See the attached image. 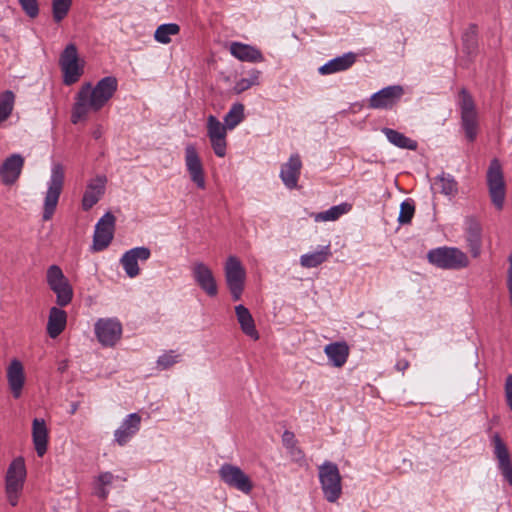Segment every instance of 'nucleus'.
Listing matches in <instances>:
<instances>
[{
    "instance_id": "obj_1",
    "label": "nucleus",
    "mask_w": 512,
    "mask_h": 512,
    "mask_svg": "<svg viewBox=\"0 0 512 512\" xmlns=\"http://www.w3.org/2000/svg\"><path fill=\"white\" fill-rule=\"evenodd\" d=\"M118 82L113 76H107L92 87L91 83H84L75 96L71 112V122L77 124L86 120L90 112H98L117 91Z\"/></svg>"
},
{
    "instance_id": "obj_2",
    "label": "nucleus",
    "mask_w": 512,
    "mask_h": 512,
    "mask_svg": "<svg viewBox=\"0 0 512 512\" xmlns=\"http://www.w3.org/2000/svg\"><path fill=\"white\" fill-rule=\"evenodd\" d=\"M458 105L460 108L461 126L469 142L475 141L478 128V112L474 99L466 88H462L458 95Z\"/></svg>"
},
{
    "instance_id": "obj_3",
    "label": "nucleus",
    "mask_w": 512,
    "mask_h": 512,
    "mask_svg": "<svg viewBox=\"0 0 512 512\" xmlns=\"http://www.w3.org/2000/svg\"><path fill=\"white\" fill-rule=\"evenodd\" d=\"M427 259L434 266L447 270H459L469 265L467 255L455 247L432 249L428 252Z\"/></svg>"
},
{
    "instance_id": "obj_4",
    "label": "nucleus",
    "mask_w": 512,
    "mask_h": 512,
    "mask_svg": "<svg viewBox=\"0 0 512 512\" xmlns=\"http://www.w3.org/2000/svg\"><path fill=\"white\" fill-rule=\"evenodd\" d=\"M318 470L324 498L330 503L336 502L342 494V478L337 465L333 462L325 461L319 466Z\"/></svg>"
},
{
    "instance_id": "obj_5",
    "label": "nucleus",
    "mask_w": 512,
    "mask_h": 512,
    "mask_svg": "<svg viewBox=\"0 0 512 512\" xmlns=\"http://www.w3.org/2000/svg\"><path fill=\"white\" fill-rule=\"evenodd\" d=\"M64 167L62 164H54L51 170V177L48 184L44 200L43 220L48 221L52 218L64 185Z\"/></svg>"
},
{
    "instance_id": "obj_6",
    "label": "nucleus",
    "mask_w": 512,
    "mask_h": 512,
    "mask_svg": "<svg viewBox=\"0 0 512 512\" xmlns=\"http://www.w3.org/2000/svg\"><path fill=\"white\" fill-rule=\"evenodd\" d=\"M486 180L492 204L497 210H502L506 196V187L502 166L498 159L495 158L490 162Z\"/></svg>"
},
{
    "instance_id": "obj_7",
    "label": "nucleus",
    "mask_w": 512,
    "mask_h": 512,
    "mask_svg": "<svg viewBox=\"0 0 512 512\" xmlns=\"http://www.w3.org/2000/svg\"><path fill=\"white\" fill-rule=\"evenodd\" d=\"M227 287L234 301H238L243 293L246 271L236 256H229L224 266Z\"/></svg>"
},
{
    "instance_id": "obj_8",
    "label": "nucleus",
    "mask_w": 512,
    "mask_h": 512,
    "mask_svg": "<svg viewBox=\"0 0 512 512\" xmlns=\"http://www.w3.org/2000/svg\"><path fill=\"white\" fill-rule=\"evenodd\" d=\"M59 64L63 73V82L66 85L76 83L83 74V67L79 64L78 51L75 44H68L60 55Z\"/></svg>"
},
{
    "instance_id": "obj_9",
    "label": "nucleus",
    "mask_w": 512,
    "mask_h": 512,
    "mask_svg": "<svg viewBox=\"0 0 512 512\" xmlns=\"http://www.w3.org/2000/svg\"><path fill=\"white\" fill-rule=\"evenodd\" d=\"M220 479L229 487L244 494H249L253 489L250 477L238 466L225 463L219 468Z\"/></svg>"
},
{
    "instance_id": "obj_10",
    "label": "nucleus",
    "mask_w": 512,
    "mask_h": 512,
    "mask_svg": "<svg viewBox=\"0 0 512 512\" xmlns=\"http://www.w3.org/2000/svg\"><path fill=\"white\" fill-rule=\"evenodd\" d=\"M116 218L111 212L105 213L95 226L93 250L102 251L113 239Z\"/></svg>"
},
{
    "instance_id": "obj_11",
    "label": "nucleus",
    "mask_w": 512,
    "mask_h": 512,
    "mask_svg": "<svg viewBox=\"0 0 512 512\" xmlns=\"http://www.w3.org/2000/svg\"><path fill=\"white\" fill-rule=\"evenodd\" d=\"M95 334L103 346H114L121 338L122 326L114 319H99L95 324Z\"/></svg>"
},
{
    "instance_id": "obj_12",
    "label": "nucleus",
    "mask_w": 512,
    "mask_h": 512,
    "mask_svg": "<svg viewBox=\"0 0 512 512\" xmlns=\"http://www.w3.org/2000/svg\"><path fill=\"white\" fill-rule=\"evenodd\" d=\"M404 95V89L400 85H392L374 93L369 99V107L372 109H391Z\"/></svg>"
},
{
    "instance_id": "obj_13",
    "label": "nucleus",
    "mask_w": 512,
    "mask_h": 512,
    "mask_svg": "<svg viewBox=\"0 0 512 512\" xmlns=\"http://www.w3.org/2000/svg\"><path fill=\"white\" fill-rule=\"evenodd\" d=\"M185 165L189 173L190 179L200 189L206 186L205 173L202 161L193 144H188L185 147Z\"/></svg>"
},
{
    "instance_id": "obj_14",
    "label": "nucleus",
    "mask_w": 512,
    "mask_h": 512,
    "mask_svg": "<svg viewBox=\"0 0 512 512\" xmlns=\"http://www.w3.org/2000/svg\"><path fill=\"white\" fill-rule=\"evenodd\" d=\"M195 283L209 296L218 294V285L211 268L203 262H195L192 266Z\"/></svg>"
},
{
    "instance_id": "obj_15",
    "label": "nucleus",
    "mask_w": 512,
    "mask_h": 512,
    "mask_svg": "<svg viewBox=\"0 0 512 512\" xmlns=\"http://www.w3.org/2000/svg\"><path fill=\"white\" fill-rule=\"evenodd\" d=\"M151 255L150 249L147 247H135L128 250L122 256L120 262L130 278H134L140 273L138 261H146Z\"/></svg>"
},
{
    "instance_id": "obj_16",
    "label": "nucleus",
    "mask_w": 512,
    "mask_h": 512,
    "mask_svg": "<svg viewBox=\"0 0 512 512\" xmlns=\"http://www.w3.org/2000/svg\"><path fill=\"white\" fill-rule=\"evenodd\" d=\"M106 182L105 176L98 175L88 183L82 198L83 210H90L101 199L105 193Z\"/></svg>"
},
{
    "instance_id": "obj_17",
    "label": "nucleus",
    "mask_w": 512,
    "mask_h": 512,
    "mask_svg": "<svg viewBox=\"0 0 512 512\" xmlns=\"http://www.w3.org/2000/svg\"><path fill=\"white\" fill-rule=\"evenodd\" d=\"M6 377L13 397L15 399L20 398L25 384L24 367L21 361L18 359L11 360L7 367Z\"/></svg>"
},
{
    "instance_id": "obj_18",
    "label": "nucleus",
    "mask_w": 512,
    "mask_h": 512,
    "mask_svg": "<svg viewBox=\"0 0 512 512\" xmlns=\"http://www.w3.org/2000/svg\"><path fill=\"white\" fill-rule=\"evenodd\" d=\"M141 416L138 413L129 414L115 431L114 437L118 445L124 446L139 431Z\"/></svg>"
},
{
    "instance_id": "obj_19",
    "label": "nucleus",
    "mask_w": 512,
    "mask_h": 512,
    "mask_svg": "<svg viewBox=\"0 0 512 512\" xmlns=\"http://www.w3.org/2000/svg\"><path fill=\"white\" fill-rule=\"evenodd\" d=\"M301 168L302 162L298 154L291 155L288 162L282 165L280 178L288 189L297 187Z\"/></svg>"
},
{
    "instance_id": "obj_20",
    "label": "nucleus",
    "mask_w": 512,
    "mask_h": 512,
    "mask_svg": "<svg viewBox=\"0 0 512 512\" xmlns=\"http://www.w3.org/2000/svg\"><path fill=\"white\" fill-rule=\"evenodd\" d=\"M324 353L327 356L330 365L335 368H341L348 360L350 347L345 341L332 342L324 347Z\"/></svg>"
},
{
    "instance_id": "obj_21",
    "label": "nucleus",
    "mask_w": 512,
    "mask_h": 512,
    "mask_svg": "<svg viewBox=\"0 0 512 512\" xmlns=\"http://www.w3.org/2000/svg\"><path fill=\"white\" fill-rule=\"evenodd\" d=\"M24 159L19 154H12L2 164L0 175L2 182L7 185L13 184L20 176Z\"/></svg>"
},
{
    "instance_id": "obj_22",
    "label": "nucleus",
    "mask_w": 512,
    "mask_h": 512,
    "mask_svg": "<svg viewBox=\"0 0 512 512\" xmlns=\"http://www.w3.org/2000/svg\"><path fill=\"white\" fill-rule=\"evenodd\" d=\"M26 478V467L22 457L14 459L8 467L5 477V487L23 489Z\"/></svg>"
},
{
    "instance_id": "obj_23",
    "label": "nucleus",
    "mask_w": 512,
    "mask_h": 512,
    "mask_svg": "<svg viewBox=\"0 0 512 512\" xmlns=\"http://www.w3.org/2000/svg\"><path fill=\"white\" fill-rule=\"evenodd\" d=\"M466 241L471 255L474 258L478 257L482 248V227L473 217L466 220Z\"/></svg>"
},
{
    "instance_id": "obj_24",
    "label": "nucleus",
    "mask_w": 512,
    "mask_h": 512,
    "mask_svg": "<svg viewBox=\"0 0 512 512\" xmlns=\"http://www.w3.org/2000/svg\"><path fill=\"white\" fill-rule=\"evenodd\" d=\"M230 53L240 61L259 63L264 61L261 51L251 45L240 42H232L229 48Z\"/></svg>"
},
{
    "instance_id": "obj_25",
    "label": "nucleus",
    "mask_w": 512,
    "mask_h": 512,
    "mask_svg": "<svg viewBox=\"0 0 512 512\" xmlns=\"http://www.w3.org/2000/svg\"><path fill=\"white\" fill-rule=\"evenodd\" d=\"M32 440L39 457L47 452L48 429L44 419L35 418L32 422Z\"/></svg>"
},
{
    "instance_id": "obj_26",
    "label": "nucleus",
    "mask_w": 512,
    "mask_h": 512,
    "mask_svg": "<svg viewBox=\"0 0 512 512\" xmlns=\"http://www.w3.org/2000/svg\"><path fill=\"white\" fill-rule=\"evenodd\" d=\"M356 61V55L352 52L336 57L319 68L321 75L333 74L349 69Z\"/></svg>"
},
{
    "instance_id": "obj_27",
    "label": "nucleus",
    "mask_w": 512,
    "mask_h": 512,
    "mask_svg": "<svg viewBox=\"0 0 512 512\" xmlns=\"http://www.w3.org/2000/svg\"><path fill=\"white\" fill-rule=\"evenodd\" d=\"M235 313L242 332L250 338L258 340L259 333L250 311L244 305L240 304L235 306Z\"/></svg>"
},
{
    "instance_id": "obj_28",
    "label": "nucleus",
    "mask_w": 512,
    "mask_h": 512,
    "mask_svg": "<svg viewBox=\"0 0 512 512\" xmlns=\"http://www.w3.org/2000/svg\"><path fill=\"white\" fill-rule=\"evenodd\" d=\"M67 314L64 310L52 307L49 312L47 333L51 338L58 337L66 327Z\"/></svg>"
},
{
    "instance_id": "obj_29",
    "label": "nucleus",
    "mask_w": 512,
    "mask_h": 512,
    "mask_svg": "<svg viewBox=\"0 0 512 512\" xmlns=\"http://www.w3.org/2000/svg\"><path fill=\"white\" fill-rule=\"evenodd\" d=\"M331 255L330 245H326L319 251L302 255L300 257V264L305 268H315L326 262Z\"/></svg>"
},
{
    "instance_id": "obj_30",
    "label": "nucleus",
    "mask_w": 512,
    "mask_h": 512,
    "mask_svg": "<svg viewBox=\"0 0 512 512\" xmlns=\"http://www.w3.org/2000/svg\"><path fill=\"white\" fill-rule=\"evenodd\" d=\"M382 132L387 137L388 141L396 147L409 150H416L418 147L415 140L406 137L397 130L385 127L382 129Z\"/></svg>"
},
{
    "instance_id": "obj_31",
    "label": "nucleus",
    "mask_w": 512,
    "mask_h": 512,
    "mask_svg": "<svg viewBox=\"0 0 512 512\" xmlns=\"http://www.w3.org/2000/svg\"><path fill=\"white\" fill-rule=\"evenodd\" d=\"M351 209V205L342 203L329 208L326 211L319 213H312L311 216L316 222L335 221L339 219L343 214L347 213Z\"/></svg>"
},
{
    "instance_id": "obj_32",
    "label": "nucleus",
    "mask_w": 512,
    "mask_h": 512,
    "mask_svg": "<svg viewBox=\"0 0 512 512\" xmlns=\"http://www.w3.org/2000/svg\"><path fill=\"white\" fill-rule=\"evenodd\" d=\"M50 289L56 294V303L60 307H64L72 301L73 289L68 279L52 286Z\"/></svg>"
},
{
    "instance_id": "obj_33",
    "label": "nucleus",
    "mask_w": 512,
    "mask_h": 512,
    "mask_svg": "<svg viewBox=\"0 0 512 512\" xmlns=\"http://www.w3.org/2000/svg\"><path fill=\"white\" fill-rule=\"evenodd\" d=\"M434 187L440 193L447 196H452L457 193V182L452 176L444 173L435 179Z\"/></svg>"
},
{
    "instance_id": "obj_34",
    "label": "nucleus",
    "mask_w": 512,
    "mask_h": 512,
    "mask_svg": "<svg viewBox=\"0 0 512 512\" xmlns=\"http://www.w3.org/2000/svg\"><path fill=\"white\" fill-rule=\"evenodd\" d=\"M244 119V105L235 103L224 117V124L230 130L234 129Z\"/></svg>"
},
{
    "instance_id": "obj_35",
    "label": "nucleus",
    "mask_w": 512,
    "mask_h": 512,
    "mask_svg": "<svg viewBox=\"0 0 512 512\" xmlns=\"http://www.w3.org/2000/svg\"><path fill=\"white\" fill-rule=\"evenodd\" d=\"M179 31L180 27L178 24H162L156 29L154 38L159 43L168 44L171 41V36L177 35Z\"/></svg>"
},
{
    "instance_id": "obj_36",
    "label": "nucleus",
    "mask_w": 512,
    "mask_h": 512,
    "mask_svg": "<svg viewBox=\"0 0 512 512\" xmlns=\"http://www.w3.org/2000/svg\"><path fill=\"white\" fill-rule=\"evenodd\" d=\"M14 102L15 95L11 90L0 94V123L9 118L14 108Z\"/></svg>"
},
{
    "instance_id": "obj_37",
    "label": "nucleus",
    "mask_w": 512,
    "mask_h": 512,
    "mask_svg": "<svg viewBox=\"0 0 512 512\" xmlns=\"http://www.w3.org/2000/svg\"><path fill=\"white\" fill-rule=\"evenodd\" d=\"M72 6V0H52V16L56 23L63 21Z\"/></svg>"
},
{
    "instance_id": "obj_38",
    "label": "nucleus",
    "mask_w": 512,
    "mask_h": 512,
    "mask_svg": "<svg viewBox=\"0 0 512 512\" xmlns=\"http://www.w3.org/2000/svg\"><path fill=\"white\" fill-rule=\"evenodd\" d=\"M227 127L222 124L214 115H209L207 118V134L209 139L226 137Z\"/></svg>"
},
{
    "instance_id": "obj_39",
    "label": "nucleus",
    "mask_w": 512,
    "mask_h": 512,
    "mask_svg": "<svg viewBox=\"0 0 512 512\" xmlns=\"http://www.w3.org/2000/svg\"><path fill=\"white\" fill-rule=\"evenodd\" d=\"M492 443L494 446V454L499 465L511 461L507 446L498 433L492 436Z\"/></svg>"
},
{
    "instance_id": "obj_40",
    "label": "nucleus",
    "mask_w": 512,
    "mask_h": 512,
    "mask_svg": "<svg viewBox=\"0 0 512 512\" xmlns=\"http://www.w3.org/2000/svg\"><path fill=\"white\" fill-rule=\"evenodd\" d=\"M67 280L62 269L58 265H51L46 272V282L51 288L52 286L59 284Z\"/></svg>"
},
{
    "instance_id": "obj_41",
    "label": "nucleus",
    "mask_w": 512,
    "mask_h": 512,
    "mask_svg": "<svg viewBox=\"0 0 512 512\" xmlns=\"http://www.w3.org/2000/svg\"><path fill=\"white\" fill-rule=\"evenodd\" d=\"M464 49L468 54H472L477 49V29L472 25L467 32L463 35Z\"/></svg>"
},
{
    "instance_id": "obj_42",
    "label": "nucleus",
    "mask_w": 512,
    "mask_h": 512,
    "mask_svg": "<svg viewBox=\"0 0 512 512\" xmlns=\"http://www.w3.org/2000/svg\"><path fill=\"white\" fill-rule=\"evenodd\" d=\"M415 212V206L409 201H403L400 206V213L398 221L401 224H408L411 222Z\"/></svg>"
},
{
    "instance_id": "obj_43",
    "label": "nucleus",
    "mask_w": 512,
    "mask_h": 512,
    "mask_svg": "<svg viewBox=\"0 0 512 512\" xmlns=\"http://www.w3.org/2000/svg\"><path fill=\"white\" fill-rule=\"evenodd\" d=\"M180 355H174L173 351H169L161 355L157 360V365L162 369H168L179 361Z\"/></svg>"
},
{
    "instance_id": "obj_44",
    "label": "nucleus",
    "mask_w": 512,
    "mask_h": 512,
    "mask_svg": "<svg viewBox=\"0 0 512 512\" xmlns=\"http://www.w3.org/2000/svg\"><path fill=\"white\" fill-rule=\"evenodd\" d=\"M23 11L30 17L35 18L39 14V5L37 0H18Z\"/></svg>"
},
{
    "instance_id": "obj_45",
    "label": "nucleus",
    "mask_w": 512,
    "mask_h": 512,
    "mask_svg": "<svg viewBox=\"0 0 512 512\" xmlns=\"http://www.w3.org/2000/svg\"><path fill=\"white\" fill-rule=\"evenodd\" d=\"M210 142L214 153L218 157H224L226 155V137L211 138Z\"/></svg>"
},
{
    "instance_id": "obj_46",
    "label": "nucleus",
    "mask_w": 512,
    "mask_h": 512,
    "mask_svg": "<svg viewBox=\"0 0 512 512\" xmlns=\"http://www.w3.org/2000/svg\"><path fill=\"white\" fill-rule=\"evenodd\" d=\"M282 443L286 449L293 448L297 444L295 434L292 431L285 430L282 434Z\"/></svg>"
},
{
    "instance_id": "obj_47",
    "label": "nucleus",
    "mask_w": 512,
    "mask_h": 512,
    "mask_svg": "<svg viewBox=\"0 0 512 512\" xmlns=\"http://www.w3.org/2000/svg\"><path fill=\"white\" fill-rule=\"evenodd\" d=\"M22 490L20 489H14V488H8L5 487V492L7 495V500L12 506H16L18 503V498Z\"/></svg>"
},
{
    "instance_id": "obj_48",
    "label": "nucleus",
    "mask_w": 512,
    "mask_h": 512,
    "mask_svg": "<svg viewBox=\"0 0 512 512\" xmlns=\"http://www.w3.org/2000/svg\"><path fill=\"white\" fill-rule=\"evenodd\" d=\"M506 403L512 411V375H508L505 382Z\"/></svg>"
},
{
    "instance_id": "obj_49",
    "label": "nucleus",
    "mask_w": 512,
    "mask_h": 512,
    "mask_svg": "<svg viewBox=\"0 0 512 512\" xmlns=\"http://www.w3.org/2000/svg\"><path fill=\"white\" fill-rule=\"evenodd\" d=\"M499 469L501 470L504 478L512 485V463H511V461L500 464Z\"/></svg>"
},
{
    "instance_id": "obj_50",
    "label": "nucleus",
    "mask_w": 512,
    "mask_h": 512,
    "mask_svg": "<svg viewBox=\"0 0 512 512\" xmlns=\"http://www.w3.org/2000/svg\"><path fill=\"white\" fill-rule=\"evenodd\" d=\"M250 87H252V84H250L249 80L242 78L235 83L233 90L236 94H240L248 90Z\"/></svg>"
},
{
    "instance_id": "obj_51",
    "label": "nucleus",
    "mask_w": 512,
    "mask_h": 512,
    "mask_svg": "<svg viewBox=\"0 0 512 512\" xmlns=\"http://www.w3.org/2000/svg\"><path fill=\"white\" fill-rule=\"evenodd\" d=\"M114 479V475L110 472H104V473H101L98 477V481L100 483L101 486H107V485H110L112 483Z\"/></svg>"
},
{
    "instance_id": "obj_52",
    "label": "nucleus",
    "mask_w": 512,
    "mask_h": 512,
    "mask_svg": "<svg viewBox=\"0 0 512 512\" xmlns=\"http://www.w3.org/2000/svg\"><path fill=\"white\" fill-rule=\"evenodd\" d=\"M260 74H261V72L259 70L252 69L249 72V76L246 79L249 80V82H250V84H252V86L258 85Z\"/></svg>"
},
{
    "instance_id": "obj_53",
    "label": "nucleus",
    "mask_w": 512,
    "mask_h": 512,
    "mask_svg": "<svg viewBox=\"0 0 512 512\" xmlns=\"http://www.w3.org/2000/svg\"><path fill=\"white\" fill-rule=\"evenodd\" d=\"M289 451V454L295 459V460H301L304 458L303 451L297 446V444L290 449H287Z\"/></svg>"
},
{
    "instance_id": "obj_54",
    "label": "nucleus",
    "mask_w": 512,
    "mask_h": 512,
    "mask_svg": "<svg viewBox=\"0 0 512 512\" xmlns=\"http://www.w3.org/2000/svg\"><path fill=\"white\" fill-rule=\"evenodd\" d=\"M408 367L409 362L406 359H399L395 365V368L400 372H404Z\"/></svg>"
},
{
    "instance_id": "obj_55",
    "label": "nucleus",
    "mask_w": 512,
    "mask_h": 512,
    "mask_svg": "<svg viewBox=\"0 0 512 512\" xmlns=\"http://www.w3.org/2000/svg\"><path fill=\"white\" fill-rule=\"evenodd\" d=\"M97 495H98L99 498L105 499L108 496V491L105 489L104 486L100 485V487H99V489L97 491Z\"/></svg>"
},
{
    "instance_id": "obj_56",
    "label": "nucleus",
    "mask_w": 512,
    "mask_h": 512,
    "mask_svg": "<svg viewBox=\"0 0 512 512\" xmlns=\"http://www.w3.org/2000/svg\"><path fill=\"white\" fill-rule=\"evenodd\" d=\"M68 368V362L66 360L62 361L59 363V366H58V371L63 373L67 370Z\"/></svg>"
},
{
    "instance_id": "obj_57",
    "label": "nucleus",
    "mask_w": 512,
    "mask_h": 512,
    "mask_svg": "<svg viewBox=\"0 0 512 512\" xmlns=\"http://www.w3.org/2000/svg\"><path fill=\"white\" fill-rule=\"evenodd\" d=\"M93 135L96 139H98L101 136V132L97 130L93 133Z\"/></svg>"
},
{
    "instance_id": "obj_58",
    "label": "nucleus",
    "mask_w": 512,
    "mask_h": 512,
    "mask_svg": "<svg viewBox=\"0 0 512 512\" xmlns=\"http://www.w3.org/2000/svg\"><path fill=\"white\" fill-rule=\"evenodd\" d=\"M76 410H77V404H74V405L72 406V411H71V413H75V411H76Z\"/></svg>"
}]
</instances>
